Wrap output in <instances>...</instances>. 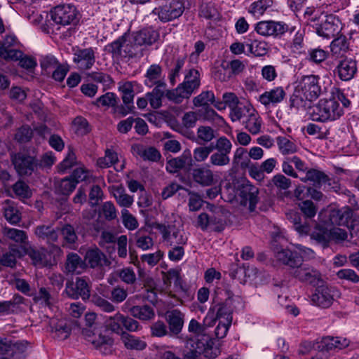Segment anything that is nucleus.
<instances>
[{"mask_svg":"<svg viewBox=\"0 0 359 359\" xmlns=\"http://www.w3.org/2000/svg\"><path fill=\"white\" fill-rule=\"evenodd\" d=\"M325 91V88H323L318 76H304L297 82L290 97V107L296 109L305 108L308 101L316 100Z\"/></svg>","mask_w":359,"mask_h":359,"instance_id":"f257e3e1","label":"nucleus"},{"mask_svg":"<svg viewBox=\"0 0 359 359\" xmlns=\"http://www.w3.org/2000/svg\"><path fill=\"white\" fill-rule=\"evenodd\" d=\"M343 114V107L335 98L320 99L312 107L310 118L313 121L326 123L334 121Z\"/></svg>","mask_w":359,"mask_h":359,"instance_id":"f03ea898","label":"nucleus"},{"mask_svg":"<svg viewBox=\"0 0 359 359\" xmlns=\"http://www.w3.org/2000/svg\"><path fill=\"white\" fill-rule=\"evenodd\" d=\"M324 19L316 22V18H312L311 22H313V27L316 34L325 39H331L337 36L341 31L342 24L340 19L333 14H325Z\"/></svg>","mask_w":359,"mask_h":359,"instance_id":"7ed1b4c3","label":"nucleus"},{"mask_svg":"<svg viewBox=\"0 0 359 359\" xmlns=\"http://www.w3.org/2000/svg\"><path fill=\"white\" fill-rule=\"evenodd\" d=\"M213 342L208 337L190 339L187 343L189 349L184 354V359H198L201 355L205 358H213L217 356V351L212 349Z\"/></svg>","mask_w":359,"mask_h":359,"instance_id":"20e7f679","label":"nucleus"},{"mask_svg":"<svg viewBox=\"0 0 359 359\" xmlns=\"http://www.w3.org/2000/svg\"><path fill=\"white\" fill-rule=\"evenodd\" d=\"M154 226L158 230L163 242L168 246L185 245L187 242L188 238L184 230L173 224L156 223Z\"/></svg>","mask_w":359,"mask_h":359,"instance_id":"39448f33","label":"nucleus"},{"mask_svg":"<svg viewBox=\"0 0 359 359\" xmlns=\"http://www.w3.org/2000/svg\"><path fill=\"white\" fill-rule=\"evenodd\" d=\"M50 17L57 25H76L79 20V13L74 6L59 5L51 10Z\"/></svg>","mask_w":359,"mask_h":359,"instance_id":"423d86ee","label":"nucleus"},{"mask_svg":"<svg viewBox=\"0 0 359 359\" xmlns=\"http://www.w3.org/2000/svg\"><path fill=\"white\" fill-rule=\"evenodd\" d=\"M184 8L182 0L166 1L165 4L154 8L151 14L157 15L162 22H167L180 17Z\"/></svg>","mask_w":359,"mask_h":359,"instance_id":"0eeeda50","label":"nucleus"},{"mask_svg":"<svg viewBox=\"0 0 359 359\" xmlns=\"http://www.w3.org/2000/svg\"><path fill=\"white\" fill-rule=\"evenodd\" d=\"M11 161L16 172L21 176L31 175L39 168L37 158L21 152L13 154Z\"/></svg>","mask_w":359,"mask_h":359,"instance_id":"6e6552de","label":"nucleus"},{"mask_svg":"<svg viewBox=\"0 0 359 359\" xmlns=\"http://www.w3.org/2000/svg\"><path fill=\"white\" fill-rule=\"evenodd\" d=\"M217 293L224 295L225 300L215 306L216 318L219 320L232 322V313L235 309L233 292L228 286L221 290L219 288Z\"/></svg>","mask_w":359,"mask_h":359,"instance_id":"1a4fd4ad","label":"nucleus"},{"mask_svg":"<svg viewBox=\"0 0 359 359\" xmlns=\"http://www.w3.org/2000/svg\"><path fill=\"white\" fill-rule=\"evenodd\" d=\"M289 29L288 25L281 21H260L255 25V30L264 36L281 37Z\"/></svg>","mask_w":359,"mask_h":359,"instance_id":"9d476101","label":"nucleus"},{"mask_svg":"<svg viewBox=\"0 0 359 359\" xmlns=\"http://www.w3.org/2000/svg\"><path fill=\"white\" fill-rule=\"evenodd\" d=\"M316 287L315 292L311 297L312 303L322 308L330 307L334 297L338 294V291L334 287L325 285L324 282Z\"/></svg>","mask_w":359,"mask_h":359,"instance_id":"9b49d317","label":"nucleus"},{"mask_svg":"<svg viewBox=\"0 0 359 359\" xmlns=\"http://www.w3.org/2000/svg\"><path fill=\"white\" fill-rule=\"evenodd\" d=\"M192 180L201 187H211L217 182V178L210 164H198L191 171Z\"/></svg>","mask_w":359,"mask_h":359,"instance_id":"f8f14e48","label":"nucleus"},{"mask_svg":"<svg viewBox=\"0 0 359 359\" xmlns=\"http://www.w3.org/2000/svg\"><path fill=\"white\" fill-rule=\"evenodd\" d=\"M65 292L69 297L74 299L81 297L83 300H86L90 295L89 283L83 277L76 278L75 282L68 281Z\"/></svg>","mask_w":359,"mask_h":359,"instance_id":"ddd939ff","label":"nucleus"},{"mask_svg":"<svg viewBox=\"0 0 359 359\" xmlns=\"http://www.w3.org/2000/svg\"><path fill=\"white\" fill-rule=\"evenodd\" d=\"M295 278L301 282L317 286L323 282L321 273L308 264L299 265L293 272Z\"/></svg>","mask_w":359,"mask_h":359,"instance_id":"4468645a","label":"nucleus"},{"mask_svg":"<svg viewBox=\"0 0 359 359\" xmlns=\"http://www.w3.org/2000/svg\"><path fill=\"white\" fill-rule=\"evenodd\" d=\"M192 165L193 159L191 151L186 149L180 156L168 158L165 169L169 173L175 174L181 170L189 169Z\"/></svg>","mask_w":359,"mask_h":359,"instance_id":"2eb2a0df","label":"nucleus"},{"mask_svg":"<svg viewBox=\"0 0 359 359\" xmlns=\"http://www.w3.org/2000/svg\"><path fill=\"white\" fill-rule=\"evenodd\" d=\"M135 82L126 81L118 83V90L121 93V98L124 106L118 108V112L122 116H126L134 109L133 99L135 96L134 85Z\"/></svg>","mask_w":359,"mask_h":359,"instance_id":"dca6fc26","label":"nucleus"},{"mask_svg":"<svg viewBox=\"0 0 359 359\" xmlns=\"http://www.w3.org/2000/svg\"><path fill=\"white\" fill-rule=\"evenodd\" d=\"M337 72L341 80L344 81L351 80L357 72L356 60L351 57H341L337 66Z\"/></svg>","mask_w":359,"mask_h":359,"instance_id":"f3484780","label":"nucleus"},{"mask_svg":"<svg viewBox=\"0 0 359 359\" xmlns=\"http://www.w3.org/2000/svg\"><path fill=\"white\" fill-rule=\"evenodd\" d=\"M73 62L81 70H88L95 62V53L92 48L77 49L74 53Z\"/></svg>","mask_w":359,"mask_h":359,"instance_id":"a211bd4d","label":"nucleus"},{"mask_svg":"<svg viewBox=\"0 0 359 359\" xmlns=\"http://www.w3.org/2000/svg\"><path fill=\"white\" fill-rule=\"evenodd\" d=\"M59 233V229L53 224H40L34 229V233L37 239L48 245H53L57 241Z\"/></svg>","mask_w":359,"mask_h":359,"instance_id":"6ab92c4d","label":"nucleus"},{"mask_svg":"<svg viewBox=\"0 0 359 359\" xmlns=\"http://www.w3.org/2000/svg\"><path fill=\"white\" fill-rule=\"evenodd\" d=\"M180 86L190 95L199 88L201 86V79L199 72L190 68L185 71L184 79Z\"/></svg>","mask_w":359,"mask_h":359,"instance_id":"aec40b11","label":"nucleus"},{"mask_svg":"<svg viewBox=\"0 0 359 359\" xmlns=\"http://www.w3.org/2000/svg\"><path fill=\"white\" fill-rule=\"evenodd\" d=\"M348 345L349 341L346 338L327 336L316 343V348L318 350H325L328 353L330 351L341 350Z\"/></svg>","mask_w":359,"mask_h":359,"instance_id":"412c9836","label":"nucleus"},{"mask_svg":"<svg viewBox=\"0 0 359 359\" xmlns=\"http://www.w3.org/2000/svg\"><path fill=\"white\" fill-rule=\"evenodd\" d=\"M285 96L284 89L282 87H276L260 95L258 100L266 107H270L281 102Z\"/></svg>","mask_w":359,"mask_h":359,"instance_id":"4be33fe9","label":"nucleus"},{"mask_svg":"<svg viewBox=\"0 0 359 359\" xmlns=\"http://www.w3.org/2000/svg\"><path fill=\"white\" fill-rule=\"evenodd\" d=\"M159 38V33L153 27H146L134 33L133 41L138 46H150Z\"/></svg>","mask_w":359,"mask_h":359,"instance_id":"5701e85b","label":"nucleus"},{"mask_svg":"<svg viewBox=\"0 0 359 359\" xmlns=\"http://www.w3.org/2000/svg\"><path fill=\"white\" fill-rule=\"evenodd\" d=\"M2 211L6 221L11 224H17L22 219L18 204L11 200L7 199L3 203Z\"/></svg>","mask_w":359,"mask_h":359,"instance_id":"b1692460","label":"nucleus"},{"mask_svg":"<svg viewBox=\"0 0 359 359\" xmlns=\"http://www.w3.org/2000/svg\"><path fill=\"white\" fill-rule=\"evenodd\" d=\"M276 257L283 264L292 268H297L302 262V258L299 253L289 249H282L278 251Z\"/></svg>","mask_w":359,"mask_h":359,"instance_id":"393cba45","label":"nucleus"},{"mask_svg":"<svg viewBox=\"0 0 359 359\" xmlns=\"http://www.w3.org/2000/svg\"><path fill=\"white\" fill-rule=\"evenodd\" d=\"M87 267V264L76 253H69L67 256L65 271L69 273L80 274Z\"/></svg>","mask_w":359,"mask_h":359,"instance_id":"a878e982","label":"nucleus"},{"mask_svg":"<svg viewBox=\"0 0 359 359\" xmlns=\"http://www.w3.org/2000/svg\"><path fill=\"white\" fill-rule=\"evenodd\" d=\"M184 315L177 309H174L166 313V320L169 325L170 331L174 334H178L184 325Z\"/></svg>","mask_w":359,"mask_h":359,"instance_id":"bb28decb","label":"nucleus"},{"mask_svg":"<svg viewBox=\"0 0 359 359\" xmlns=\"http://www.w3.org/2000/svg\"><path fill=\"white\" fill-rule=\"evenodd\" d=\"M245 128L252 135L260 133L262 121L260 116L255 109H250V114L242 121Z\"/></svg>","mask_w":359,"mask_h":359,"instance_id":"cd10ccee","label":"nucleus"},{"mask_svg":"<svg viewBox=\"0 0 359 359\" xmlns=\"http://www.w3.org/2000/svg\"><path fill=\"white\" fill-rule=\"evenodd\" d=\"M94 347L103 354L107 355L111 353L114 345L113 339L106 334H98L93 337L90 340Z\"/></svg>","mask_w":359,"mask_h":359,"instance_id":"c85d7f7f","label":"nucleus"},{"mask_svg":"<svg viewBox=\"0 0 359 359\" xmlns=\"http://www.w3.org/2000/svg\"><path fill=\"white\" fill-rule=\"evenodd\" d=\"M258 189L252 185L243 187L241 191V196L243 198L242 203L246 205H249L251 212L254 211L258 202Z\"/></svg>","mask_w":359,"mask_h":359,"instance_id":"c756f323","label":"nucleus"},{"mask_svg":"<svg viewBox=\"0 0 359 359\" xmlns=\"http://www.w3.org/2000/svg\"><path fill=\"white\" fill-rule=\"evenodd\" d=\"M353 216V211L349 207L333 210L330 215V219L332 224L345 226L347 225Z\"/></svg>","mask_w":359,"mask_h":359,"instance_id":"7c9ffc66","label":"nucleus"},{"mask_svg":"<svg viewBox=\"0 0 359 359\" xmlns=\"http://www.w3.org/2000/svg\"><path fill=\"white\" fill-rule=\"evenodd\" d=\"M84 262L91 268L108 264L106 256L98 248L88 250L86 253Z\"/></svg>","mask_w":359,"mask_h":359,"instance_id":"2f4dec72","label":"nucleus"},{"mask_svg":"<svg viewBox=\"0 0 359 359\" xmlns=\"http://www.w3.org/2000/svg\"><path fill=\"white\" fill-rule=\"evenodd\" d=\"M27 255L36 266L44 267L50 264L45 248H30L27 252Z\"/></svg>","mask_w":359,"mask_h":359,"instance_id":"473e14b6","label":"nucleus"},{"mask_svg":"<svg viewBox=\"0 0 359 359\" xmlns=\"http://www.w3.org/2000/svg\"><path fill=\"white\" fill-rule=\"evenodd\" d=\"M300 180L303 182H311L313 185L320 187L328 180V176L319 170L309 169L306 171L305 177H302Z\"/></svg>","mask_w":359,"mask_h":359,"instance_id":"72a5a7b5","label":"nucleus"},{"mask_svg":"<svg viewBox=\"0 0 359 359\" xmlns=\"http://www.w3.org/2000/svg\"><path fill=\"white\" fill-rule=\"evenodd\" d=\"M286 217L300 235H306L310 231V226L306 222L302 223L301 216L297 212L290 210L286 213Z\"/></svg>","mask_w":359,"mask_h":359,"instance_id":"f704fd0d","label":"nucleus"},{"mask_svg":"<svg viewBox=\"0 0 359 359\" xmlns=\"http://www.w3.org/2000/svg\"><path fill=\"white\" fill-rule=\"evenodd\" d=\"M245 45L248 48V52L255 57L264 56L268 53V44L264 41L248 39Z\"/></svg>","mask_w":359,"mask_h":359,"instance_id":"c9c22d12","label":"nucleus"},{"mask_svg":"<svg viewBox=\"0 0 359 359\" xmlns=\"http://www.w3.org/2000/svg\"><path fill=\"white\" fill-rule=\"evenodd\" d=\"M121 339L127 349L141 351L147 346V343L144 341L126 332H122Z\"/></svg>","mask_w":359,"mask_h":359,"instance_id":"e433bc0d","label":"nucleus"},{"mask_svg":"<svg viewBox=\"0 0 359 359\" xmlns=\"http://www.w3.org/2000/svg\"><path fill=\"white\" fill-rule=\"evenodd\" d=\"M273 4V0H258L250 5L249 13L255 18H259L265 12L271 11Z\"/></svg>","mask_w":359,"mask_h":359,"instance_id":"4c0bfd02","label":"nucleus"},{"mask_svg":"<svg viewBox=\"0 0 359 359\" xmlns=\"http://www.w3.org/2000/svg\"><path fill=\"white\" fill-rule=\"evenodd\" d=\"M130 313L134 318L142 320H151L155 316L153 308L149 305L134 306L130 309Z\"/></svg>","mask_w":359,"mask_h":359,"instance_id":"58836bf2","label":"nucleus"},{"mask_svg":"<svg viewBox=\"0 0 359 359\" xmlns=\"http://www.w3.org/2000/svg\"><path fill=\"white\" fill-rule=\"evenodd\" d=\"M63 238V247L74 248L77 241V235L74 227L70 224H65L60 230Z\"/></svg>","mask_w":359,"mask_h":359,"instance_id":"ea45409f","label":"nucleus"},{"mask_svg":"<svg viewBox=\"0 0 359 359\" xmlns=\"http://www.w3.org/2000/svg\"><path fill=\"white\" fill-rule=\"evenodd\" d=\"M162 68L158 65H151L146 73L144 83L147 86L151 88L159 81H164L161 79Z\"/></svg>","mask_w":359,"mask_h":359,"instance_id":"a19ab883","label":"nucleus"},{"mask_svg":"<svg viewBox=\"0 0 359 359\" xmlns=\"http://www.w3.org/2000/svg\"><path fill=\"white\" fill-rule=\"evenodd\" d=\"M330 49L333 55L344 56L349 49V43L344 35H340L335 38L330 44Z\"/></svg>","mask_w":359,"mask_h":359,"instance_id":"79ce46f5","label":"nucleus"},{"mask_svg":"<svg viewBox=\"0 0 359 359\" xmlns=\"http://www.w3.org/2000/svg\"><path fill=\"white\" fill-rule=\"evenodd\" d=\"M4 235L9 240L20 245H26L28 243V236L27 233L21 229L15 228H6Z\"/></svg>","mask_w":359,"mask_h":359,"instance_id":"37998d69","label":"nucleus"},{"mask_svg":"<svg viewBox=\"0 0 359 359\" xmlns=\"http://www.w3.org/2000/svg\"><path fill=\"white\" fill-rule=\"evenodd\" d=\"M276 143L279 151L283 155H290L297 151V145L288 138L284 136H278L276 137Z\"/></svg>","mask_w":359,"mask_h":359,"instance_id":"c03bdc74","label":"nucleus"},{"mask_svg":"<svg viewBox=\"0 0 359 359\" xmlns=\"http://www.w3.org/2000/svg\"><path fill=\"white\" fill-rule=\"evenodd\" d=\"M76 182L69 176L59 181L55 185V191L57 194L68 196L76 187Z\"/></svg>","mask_w":359,"mask_h":359,"instance_id":"a18cd8bd","label":"nucleus"},{"mask_svg":"<svg viewBox=\"0 0 359 359\" xmlns=\"http://www.w3.org/2000/svg\"><path fill=\"white\" fill-rule=\"evenodd\" d=\"M165 96L168 100L175 104H181L184 100L191 97L180 84L175 89L167 90Z\"/></svg>","mask_w":359,"mask_h":359,"instance_id":"49530a36","label":"nucleus"},{"mask_svg":"<svg viewBox=\"0 0 359 359\" xmlns=\"http://www.w3.org/2000/svg\"><path fill=\"white\" fill-rule=\"evenodd\" d=\"M186 62V57H179L173 62V66L170 68L168 72V79L172 86L177 83L180 77V72L182 70Z\"/></svg>","mask_w":359,"mask_h":359,"instance_id":"de8ad7c7","label":"nucleus"},{"mask_svg":"<svg viewBox=\"0 0 359 359\" xmlns=\"http://www.w3.org/2000/svg\"><path fill=\"white\" fill-rule=\"evenodd\" d=\"M112 194L116 203L124 208H129L133 203V197L127 194L122 187H116L113 189Z\"/></svg>","mask_w":359,"mask_h":359,"instance_id":"09e8293b","label":"nucleus"},{"mask_svg":"<svg viewBox=\"0 0 359 359\" xmlns=\"http://www.w3.org/2000/svg\"><path fill=\"white\" fill-rule=\"evenodd\" d=\"M250 109H253L250 105H245L240 102L231 109L230 117L232 121H238L245 119L250 114Z\"/></svg>","mask_w":359,"mask_h":359,"instance_id":"8fccbe9b","label":"nucleus"},{"mask_svg":"<svg viewBox=\"0 0 359 359\" xmlns=\"http://www.w3.org/2000/svg\"><path fill=\"white\" fill-rule=\"evenodd\" d=\"M214 150L212 144L196 147L193 150V161L197 163L205 162Z\"/></svg>","mask_w":359,"mask_h":359,"instance_id":"3c124183","label":"nucleus"},{"mask_svg":"<svg viewBox=\"0 0 359 359\" xmlns=\"http://www.w3.org/2000/svg\"><path fill=\"white\" fill-rule=\"evenodd\" d=\"M123 314L118 312L112 316H109L105 320L107 327L116 334H122L125 332L122 330Z\"/></svg>","mask_w":359,"mask_h":359,"instance_id":"603ef678","label":"nucleus"},{"mask_svg":"<svg viewBox=\"0 0 359 359\" xmlns=\"http://www.w3.org/2000/svg\"><path fill=\"white\" fill-rule=\"evenodd\" d=\"M12 190L20 200L27 199L32 196V191L25 182L18 180L12 186Z\"/></svg>","mask_w":359,"mask_h":359,"instance_id":"864d4df0","label":"nucleus"},{"mask_svg":"<svg viewBox=\"0 0 359 359\" xmlns=\"http://www.w3.org/2000/svg\"><path fill=\"white\" fill-rule=\"evenodd\" d=\"M215 102V95L212 90L202 91L193 99V104L196 107L208 106Z\"/></svg>","mask_w":359,"mask_h":359,"instance_id":"5fc2aeb1","label":"nucleus"},{"mask_svg":"<svg viewBox=\"0 0 359 359\" xmlns=\"http://www.w3.org/2000/svg\"><path fill=\"white\" fill-rule=\"evenodd\" d=\"M118 161L117 154L111 149H107L105 151L104 157H100L97 161V165L102 168H109Z\"/></svg>","mask_w":359,"mask_h":359,"instance_id":"6e6d98bb","label":"nucleus"},{"mask_svg":"<svg viewBox=\"0 0 359 359\" xmlns=\"http://www.w3.org/2000/svg\"><path fill=\"white\" fill-rule=\"evenodd\" d=\"M230 161L229 156L219 151L210 154V165L215 167H224L228 165Z\"/></svg>","mask_w":359,"mask_h":359,"instance_id":"4d7b16f0","label":"nucleus"},{"mask_svg":"<svg viewBox=\"0 0 359 359\" xmlns=\"http://www.w3.org/2000/svg\"><path fill=\"white\" fill-rule=\"evenodd\" d=\"M249 161L246 149L243 147L236 149L233 155V164L236 166L240 165L241 168H246L248 166Z\"/></svg>","mask_w":359,"mask_h":359,"instance_id":"13d9d810","label":"nucleus"},{"mask_svg":"<svg viewBox=\"0 0 359 359\" xmlns=\"http://www.w3.org/2000/svg\"><path fill=\"white\" fill-rule=\"evenodd\" d=\"M210 229L208 231L220 232L225 227V221L222 217V213L213 214L209 215Z\"/></svg>","mask_w":359,"mask_h":359,"instance_id":"bf43d9fd","label":"nucleus"},{"mask_svg":"<svg viewBox=\"0 0 359 359\" xmlns=\"http://www.w3.org/2000/svg\"><path fill=\"white\" fill-rule=\"evenodd\" d=\"M311 238L325 248L330 243L329 230L325 228H318L311 233Z\"/></svg>","mask_w":359,"mask_h":359,"instance_id":"052dcab7","label":"nucleus"},{"mask_svg":"<svg viewBox=\"0 0 359 359\" xmlns=\"http://www.w3.org/2000/svg\"><path fill=\"white\" fill-rule=\"evenodd\" d=\"M328 53L322 48L310 49L308 51L307 60L316 64H320L327 59Z\"/></svg>","mask_w":359,"mask_h":359,"instance_id":"680f3d73","label":"nucleus"},{"mask_svg":"<svg viewBox=\"0 0 359 359\" xmlns=\"http://www.w3.org/2000/svg\"><path fill=\"white\" fill-rule=\"evenodd\" d=\"M136 245L142 250H147L154 245V241L149 236L142 235L139 230L135 233Z\"/></svg>","mask_w":359,"mask_h":359,"instance_id":"e2e57ef3","label":"nucleus"},{"mask_svg":"<svg viewBox=\"0 0 359 359\" xmlns=\"http://www.w3.org/2000/svg\"><path fill=\"white\" fill-rule=\"evenodd\" d=\"M40 65L44 74L49 75L59 63L53 55H46L41 59Z\"/></svg>","mask_w":359,"mask_h":359,"instance_id":"0e129e2a","label":"nucleus"},{"mask_svg":"<svg viewBox=\"0 0 359 359\" xmlns=\"http://www.w3.org/2000/svg\"><path fill=\"white\" fill-rule=\"evenodd\" d=\"M215 131L210 126H199L197 129V140L208 143L215 138Z\"/></svg>","mask_w":359,"mask_h":359,"instance_id":"69168bd1","label":"nucleus"},{"mask_svg":"<svg viewBox=\"0 0 359 359\" xmlns=\"http://www.w3.org/2000/svg\"><path fill=\"white\" fill-rule=\"evenodd\" d=\"M213 147L214 149L217 150V151L226 154L229 156L232 149V144L226 137L222 136L217 139Z\"/></svg>","mask_w":359,"mask_h":359,"instance_id":"338daca9","label":"nucleus"},{"mask_svg":"<svg viewBox=\"0 0 359 359\" xmlns=\"http://www.w3.org/2000/svg\"><path fill=\"white\" fill-rule=\"evenodd\" d=\"M119 278L128 285H133L136 282L137 278L134 270L130 267H126L117 271Z\"/></svg>","mask_w":359,"mask_h":359,"instance_id":"774afa93","label":"nucleus"}]
</instances>
